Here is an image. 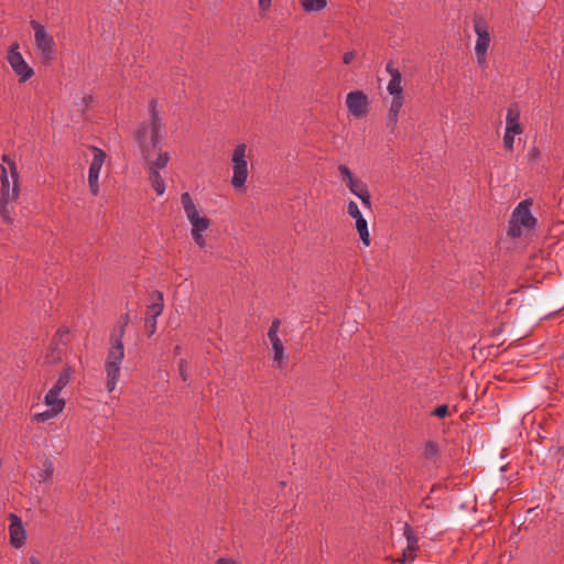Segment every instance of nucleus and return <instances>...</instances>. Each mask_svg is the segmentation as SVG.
Returning a JSON list of instances; mask_svg holds the SVG:
<instances>
[{
	"label": "nucleus",
	"mask_w": 564,
	"mask_h": 564,
	"mask_svg": "<svg viewBox=\"0 0 564 564\" xmlns=\"http://www.w3.org/2000/svg\"><path fill=\"white\" fill-rule=\"evenodd\" d=\"M186 362L184 359H181L180 360V364H178V371H180V376L181 378L183 379V381H186L187 380V372H186Z\"/></svg>",
	"instance_id": "nucleus-35"
},
{
	"label": "nucleus",
	"mask_w": 564,
	"mask_h": 564,
	"mask_svg": "<svg viewBox=\"0 0 564 564\" xmlns=\"http://www.w3.org/2000/svg\"><path fill=\"white\" fill-rule=\"evenodd\" d=\"M91 150H93L94 156L90 162L89 170H88V185H89L90 193L96 196L99 193L98 180H99L100 170L105 163L106 153L104 150L96 148V147H93Z\"/></svg>",
	"instance_id": "nucleus-12"
},
{
	"label": "nucleus",
	"mask_w": 564,
	"mask_h": 564,
	"mask_svg": "<svg viewBox=\"0 0 564 564\" xmlns=\"http://www.w3.org/2000/svg\"><path fill=\"white\" fill-rule=\"evenodd\" d=\"M57 415H58V413L55 410H52L48 408L47 410H45L43 412L35 413L32 416V421L37 422V423H44V422H47V421L56 417Z\"/></svg>",
	"instance_id": "nucleus-26"
},
{
	"label": "nucleus",
	"mask_w": 564,
	"mask_h": 564,
	"mask_svg": "<svg viewBox=\"0 0 564 564\" xmlns=\"http://www.w3.org/2000/svg\"><path fill=\"white\" fill-rule=\"evenodd\" d=\"M301 6L305 12H319L326 8V0H301Z\"/></svg>",
	"instance_id": "nucleus-23"
},
{
	"label": "nucleus",
	"mask_w": 564,
	"mask_h": 564,
	"mask_svg": "<svg viewBox=\"0 0 564 564\" xmlns=\"http://www.w3.org/2000/svg\"><path fill=\"white\" fill-rule=\"evenodd\" d=\"M346 106L348 112L355 119L365 118L369 111V100L367 95L361 90L350 91L346 96Z\"/></svg>",
	"instance_id": "nucleus-11"
},
{
	"label": "nucleus",
	"mask_w": 564,
	"mask_h": 564,
	"mask_svg": "<svg viewBox=\"0 0 564 564\" xmlns=\"http://www.w3.org/2000/svg\"><path fill=\"white\" fill-rule=\"evenodd\" d=\"M386 70L391 77L387 86L388 93L392 97H403L402 75L400 70L393 66V62L391 61L387 63Z\"/></svg>",
	"instance_id": "nucleus-16"
},
{
	"label": "nucleus",
	"mask_w": 564,
	"mask_h": 564,
	"mask_svg": "<svg viewBox=\"0 0 564 564\" xmlns=\"http://www.w3.org/2000/svg\"><path fill=\"white\" fill-rule=\"evenodd\" d=\"M216 564H239L236 560L230 557H219Z\"/></svg>",
	"instance_id": "nucleus-37"
},
{
	"label": "nucleus",
	"mask_w": 564,
	"mask_h": 564,
	"mask_svg": "<svg viewBox=\"0 0 564 564\" xmlns=\"http://www.w3.org/2000/svg\"><path fill=\"white\" fill-rule=\"evenodd\" d=\"M540 155V150L536 147H532L529 151V156L535 160Z\"/></svg>",
	"instance_id": "nucleus-38"
},
{
	"label": "nucleus",
	"mask_w": 564,
	"mask_h": 564,
	"mask_svg": "<svg viewBox=\"0 0 564 564\" xmlns=\"http://www.w3.org/2000/svg\"><path fill=\"white\" fill-rule=\"evenodd\" d=\"M448 414H449V408L446 404H441V405L436 406L432 412V415L437 416L440 419H443V417L447 416Z\"/></svg>",
	"instance_id": "nucleus-32"
},
{
	"label": "nucleus",
	"mask_w": 564,
	"mask_h": 564,
	"mask_svg": "<svg viewBox=\"0 0 564 564\" xmlns=\"http://www.w3.org/2000/svg\"><path fill=\"white\" fill-rule=\"evenodd\" d=\"M246 152L247 145L245 143L238 144L232 152L231 185L236 189L243 188L248 178V162L246 160Z\"/></svg>",
	"instance_id": "nucleus-7"
},
{
	"label": "nucleus",
	"mask_w": 564,
	"mask_h": 564,
	"mask_svg": "<svg viewBox=\"0 0 564 564\" xmlns=\"http://www.w3.org/2000/svg\"><path fill=\"white\" fill-rule=\"evenodd\" d=\"M532 202L524 199L514 208L508 225V235L520 238L525 230H531L536 225V219L531 214Z\"/></svg>",
	"instance_id": "nucleus-5"
},
{
	"label": "nucleus",
	"mask_w": 564,
	"mask_h": 564,
	"mask_svg": "<svg viewBox=\"0 0 564 564\" xmlns=\"http://www.w3.org/2000/svg\"><path fill=\"white\" fill-rule=\"evenodd\" d=\"M404 102V97H392L388 112L399 115Z\"/></svg>",
	"instance_id": "nucleus-27"
},
{
	"label": "nucleus",
	"mask_w": 564,
	"mask_h": 564,
	"mask_svg": "<svg viewBox=\"0 0 564 564\" xmlns=\"http://www.w3.org/2000/svg\"><path fill=\"white\" fill-rule=\"evenodd\" d=\"M272 1L273 0H258L259 10L263 13L268 12Z\"/></svg>",
	"instance_id": "nucleus-34"
},
{
	"label": "nucleus",
	"mask_w": 564,
	"mask_h": 564,
	"mask_svg": "<svg viewBox=\"0 0 564 564\" xmlns=\"http://www.w3.org/2000/svg\"><path fill=\"white\" fill-rule=\"evenodd\" d=\"M10 525V543L13 547L20 549L25 544L26 533L20 517L15 513L9 514Z\"/></svg>",
	"instance_id": "nucleus-15"
},
{
	"label": "nucleus",
	"mask_w": 564,
	"mask_h": 564,
	"mask_svg": "<svg viewBox=\"0 0 564 564\" xmlns=\"http://www.w3.org/2000/svg\"><path fill=\"white\" fill-rule=\"evenodd\" d=\"M129 322V315L123 316V325L113 330L110 335V347L107 352L105 362L106 371V387L109 392H112L120 379L121 364L124 358L123 336L126 333V325Z\"/></svg>",
	"instance_id": "nucleus-1"
},
{
	"label": "nucleus",
	"mask_w": 564,
	"mask_h": 564,
	"mask_svg": "<svg viewBox=\"0 0 564 564\" xmlns=\"http://www.w3.org/2000/svg\"><path fill=\"white\" fill-rule=\"evenodd\" d=\"M423 455L426 459L436 460L438 457V445L433 441H429L425 443L423 448Z\"/></svg>",
	"instance_id": "nucleus-25"
},
{
	"label": "nucleus",
	"mask_w": 564,
	"mask_h": 564,
	"mask_svg": "<svg viewBox=\"0 0 564 564\" xmlns=\"http://www.w3.org/2000/svg\"><path fill=\"white\" fill-rule=\"evenodd\" d=\"M74 370L70 367H64L58 375V378L54 386L50 390L61 393L63 389L70 382Z\"/></svg>",
	"instance_id": "nucleus-21"
},
{
	"label": "nucleus",
	"mask_w": 564,
	"mask_h": 564,
	"mask_svg": "<svg viewBox=\"0 0 564 564\" xmlns=\"http://www.w3.org/2000/svg\"><path fill=\"white\" fill-rule=\"evenodd\" d=\"M181 203L186 218L192 226L191 235L193 240L200 249H205L207 242L203 234L209 228L210 220L199 215L198 208L189 193L185 192L181 195Z\"/></svg>",
	"instance_id": "nucleus-4"
},
{
	"label": "nucleus",
	"mask_w": 564,
	"mask_h": 564,
	"mask_svg": "<svg viewBox=\"0 0 564 564\" xmlns=\"http://www.w3.org/2000/svg\"><path fill=\"white\" fill-rule=\"evenodd\" d=\"M147 160V170L148 171H161L166 167L170 161L169 152H160L155 159H151V156Z\"/></svg>",
	"instance_id": "nucleus-20"
},
{
	"label": "nucleus",
	"mask_w": 564,
	"mask_h": 564,
	"mask_svg": "<svg viewBox=\"0 0 564 564\" xmlns=\"http://www.w3.org/2000/svg\"><path fill=\"white\" fill-rule=\"evenodd\" d=\"M474 31L477 35L475 51L487 52L490 45L489 28L486 20L480 15L473 19Z\"/></svg>",
	"instance_id": "nucleus-14"
},
{
	"label": "nucleus",
	"mask_w": 564,
	"mask_h": 564,
	"mask_svg": "<svg viewBox=\"0 0 564 564\" xmlns=\"http://www.w3.org/2000/svg\"><path fill=\"white\" fill-rule=\"evenodd\" d=\"M30 25L34 31L35 47L39 51L43 63L48 64L53 58L54 39L37 21L31 20Z\"/></svg>",
	"instance_id": "nucleus-8"
},
{
	"label": "nucleus",
	"mask_w": 564,
	"mask_h": 564,
	"mask_svg": "<svg viewBox=\"0 0 564 564\" xmlns=\"http://www.w3.org/2000/svg\"><path fill=\"white\" fill-rule=\"evenodd\" d=\"M148 178L152 188L158 195H163L165 192V182L160 174V171H148Z\"/></svg>",
	"instance_id": "nucleus-22"
},
{
	"label": "nucleus",
	"mask_w": 564,
	"mask_h": 564,
	"mask_svg": "<svg viewBox=\"0 0 564 564\" xmlns=\"http://www.w3.org/2000/svg\"><path fill=\"white\" fill-rule=\"evenodd\" d=\"M404 536L406 539V549L404 551V556L412 560L414 557L415 552L419 550V545L414 531L412 527L408 523L404 524Z\"/></svg>",
	"instance_id": "nucleus-17"
},
{
	"label": "nucleus",
	"mask_w": 564,
	"mask_h": 564,
	"mask_svg": "<svg viewBox=\"0 0 564 564\" xmlns=\"http://www.w3.org/2000/svg\"><path fill=\"white\" fill-rule=\"evenodd\" d=\"M338 172L350 193L361 200L365 208L371 209L372 203L368 185L361 178L356 177L345 164L338 165Z\"/></svg>",
	"instance_id": "nucleus-6"
},
{
	"label": "nucleus",
	"mask_w": 564,
	"mask_h": 564,
	"mask_svg": "<svg viewBox=\"0 0 564 564\" xmlns=\"http://www.w3.org/2000/svg\"><path fill=\"white\" fill-rule=\"evenodd\" d=\"M356 54L354 51H350V52H346L344 55H343V62L348 65L352 62V59L355 58Z\"/></svg>",
	"instance_id": "nucleus-36"
},
{
	"label": "nucleus",
	"mask_w": 564,
	"mask_h": 564,
	"mask_svg": "<svg viewBox=\"0 0 564 564\" xmlns=\"http://www.w3.org/2000/svg\"><path fill=\"white\" fill-rule=\"evenodd\" d=\"M347 213L350 217H352L356 221V229L359 234V238L365 246L370 245V235L368 230V223L362 216L358 205L356 202L350 200L347 205Z\"/></svg>",
	"instance_id": "nucleus-13"
},
{
	"label": "nucleus",
	"mask_w": 564,
	"mask_h": 564,
	"mask_svg": "<svg viewBox=\"0 0 564 564\" xmlns=\"http://www.w3.org/2000/svg\"><path fill=\"white\" fill-rule=\"evenodd\" d=\"M3 162H7L11 172V180L9 178L8 171L1 166V189H0V215L6 224H12L13 203L19 197V174L14 161L10 160L6 154L2 156Z\"/></svg>",
	"instance_id": "nucleus-3"
},
{
	"label": "nucleus",
	"mask_w": 564,
	"mask_h": 564,
	"mask_svg": "<svg viewBox=\"0 0 564 564\" xmlns=\"http://www.w3.org/2000/svg\"><path fill=\"white\" fill-rule=\"evenodd\" d=\"M399 121V115L387 112L386 124L391 132H394Z\"/></svg>",
	"instance_id": "nucleus-29"
},
{
	"label": "nucleus",
	"mask_w": 564,
	"mask_h": 564,
	"mask_svg": "<svg viewBox=\"0 0 564 564\" xmlns=\"http://www.w3.org/2000/svg\"><path fill=\"white\" fill-rule=\"evenodd\" d=\"M280 325H281L280 319L275 318L272 321L269 332H268L269 339L280 338L279 337Z\"/></svg>",
	"instance_id": "nucleus-28"
},
{
	"label": "nucleus",
	"mask_w": 564,
	"mask_h": 564,
	"mask_svg": "<svg viewBox=\"0 0 564 564\" xmlns=\"http://www.w3.org/2000/svg\"><path fill=\"white\" fill-rule=\"evenodd\" d=\"M174 351H175V354H180L181 352V346H178V345L175 346Z\"/></svg>",
	"instance_id": "nucleus-40"
},
{
	"label": "nucleus",
	"mask_w": 564,
	"mask_h": 564,
	"mask_svg": "<svg viewBox=\"0 0 564 564\" xmlns=\"http://www.w3.org/2000/svg\"><path fill=\"white\" fill-rule=\"evenodd\" d=\"M19 43L14 42L10 45L7 59L12 67L15 75L19 77V82L24 83L29 80L33 75V68L25 62L22 54L19 51Z\"/></svg>",
	"instance_id": "nucleus-10"
},
{
	"label": "nucleus",
	"mask_w": 564,
	"mask_h": 564,
	"mask_svg": "<svg viewBox=\"0 0 564 564\" xmlns=\"http://www.w3.org/2000/svg\"><path fill=\"white\" fill-rule=\"evenodd\" d=\"M45 404L55 410L58 414L63 412L65 409L66 402L64 399L59 398V393L55 392V390H48L44 397Z\"/></svg>",
	"instance_id": "nucleus-19"
},
{
	"label": "nucleus",
	"mask_w": 564,
	"mask_h": 564,
	"mask_svg": "<svg viewBox=\"0 0 564 564\" xmlns=\"http://www.w3.org/2000/svg\"><path fill=\"white\" fill-rule=\"evenodd\" d=\"M506 131L521 134L522 128L520 124V113L513 108H509L506 117Z\"/></svg>",
	"instance_id": "nucleus-18"
},
{
	"label": "nucleus",
	"mask_w": 564,
	"mask_h": 564,
	"mask_svg": "<svg viewBox=\"0 0 564 564\" xmlns=\"http://www.w3.org/2000/svg\"><path fill=\"white\" fill-rule=\"evenodd\" d=\"M52 476H53V464L47 463L45 465V468L39 473V477L41 480L46 481V480L51 479Z\"/></svg>",
	"instance_id": "nucleus-30"
},
{
	"label": "nucleus",
	"mask_w": 564,
	"mask_h": 564,
	"mask_svg": "<svg viewBox=\"0 0 564 564\" xmlns=\"http://www.w3.org/2000/svg\"><path fill=\"white\" fill-rule=\"evenodd\" d=\"M477 63L481 68L487 67V52L475 51Z\"/></svg>",
	"instance_id": "nucleus-33"
},
{
	"label": "nucleus",
	"mask_w": 564,
	"mask_h": 564,
	"mask_svg": "<svg viewBox=\"0 0 564 564\" xmlns=\"http://www.w3.org/2000/svg\"><path fill=\"white\" fill-rule=\"evenodd\" d=\"M156 107L158 101L151 99L149 102L150 122L141 123L135 131V140L144 159L152 156L161 141L160 131L163 127V122Z\"/></svg>",
	"instance_id": "nucleus-2"
},
{
	"label": "nucleus",
	"mask_w": 564,
	"mask_h": 564,
	"mask_svg": "<svg viewBox=\"0 0 564 564\" xmlns=\"http://www.w3.org/2000/svg\"><path fill=\"white\" fill-rule=\"evenodd\" d=\"M30 564H42V563H41L37 558H35V557H33V556H32V557L30 558Z\"/></svg>",
	"instance_id": "nucleus-39"
},
{
	"label": "nucleus",
	"mask_w": 564,
	"mask_h": 564,
	"mask_svg": "<svg viewBox=\"0 0 564 564\" xmlns=\"http://www.w3.org/2000/svg\"><path fill=\"white\" fill-rule=\"evenodd\" d=\"M517 134H514V133L505 131L503 147H505L506 150H508V151H512L513 150V142H514V137Z\"/></svg>",
	"instance_id": "nucleus-31"
},
{
	"label": "nucleus",
	"mask_w": 564,
	"mask_h": 564,
	"mask_svg": "<svg viewBox=\"0 0 564 564\" xmlns=\"http://www.w3.org/2000/svg\"><path fill=\"white\" fill-rule=\"evenodd\" d=\"M151 304L148 305L144 317V330L149 337L156 332V319L163 313L164 301L163 293L153 291L151 293Z\"/></svg>",
	"instance_id": "nucleus-9"
},
{
	"label": "nucleus",
	"mask_w": 564,
	"mask_h": 564,
	"mask_svg": "<svg viewBox=\"0 0 564 564\" xmlns=\"http://www.w3.org/2000/svg\"><path fill=\"white\" fill-rule=\"evenodd\" d=\"M269 340L272 345L273 361L278 362L281 366L284 359V346L280 338Z\"/></svg>",
	"instance_id": "nucleus-24"
}]
</instances>
